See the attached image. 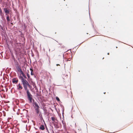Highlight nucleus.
I'll list each match as a JSON object with an SVG mask.
<instances>
[{
    "label": "nucleus",
    "mask_w": 133,
    "mask_h": 133,
    "mask_svg": "<svg viewBox=\"0 0 133 133\" xmlns=\"http://www.w3.org/2000/svg\"><path fill=\"white\" fill-rule=\"evenodd\" d=\"M56 98L57 101H59V98L58 97H56Z\"/></svg>",
    "instance_id": "nucleus-15"
},
{
    "label": "nucleus",
    "mask_w": 133,
    "mask_h": 133,
    "mask_svg": "<svg viewBox=\"0 0 133 133\" xmlns=\"http://www.w3.org/2000/svg\"><path fill=\"white\" fill-rule=\"evenodd\" d=\"M30 69L31 71V75H34V74L32 73L33 71L32 69H31V68H30Z\"/></svg>",
    "instance_id": "nucleus-11"
},
{
    "label": "nucleus",
    "mask_w": 133,
    "mask_h": 133,
    "mask_svg": "<svg viewBox=\"0 0 133 133\" xmlns=\"http://www.w3.org/2000/svg\"><path fill=\"white\" fill-rule=\"evenodd\" d=\"M59 65V64H56L57 66H58V65Z\"/></svg>",
    "instance_id": "nucleus-17"
},
{
    "label": "nucleus",
    "mask_w": 133,
    "mask_h": 133,
    "mask_svg": "<svg viewBox=\"0 0 133 133\" xmlns=\"http://www.w3.org/2000/svg\"><path fill=\"white\" fill-rule=\"evenodd\" d=\"M4 10L6 14H9V11L6 8H4Z\"/></svg>",
    "instance_id": "nucleus-7"
},
{
    "label": "nucleus",
    "mask_w": 133,
    "mask_h": 133,
    "mask_svg": "<svg viewBox=\"0 0 133 133\" xmlns=\"http://www.w3.org/2000/svg\"><path fill=\"white\" fill-rule=\"evenodd\" d=\"M27 75L28 78H30V76L27 73Z\"/></svg>",
    "instance_id": "nucleus-16"
},
{
    "label": "nucleus",
    "mask_w": 133,
    "mask_h": 133,
    "mask_svg": "<svg viewBox=\"0 0 133 133\" xmlns=\"http://www.w3.org/2000/svg\"><path fill=\"white\" fill-rule=\"evenodd\" d=\"M15 78H14L13 79V80L12 81V82L13 83H17L18 81V80H15Z\"/></svg>",
    "instance_id": "nucleus-8"
},
{
    "label": "nucleus",
    "mask_w": 133,
    "mask_h": 133,
    "mask_svg": "<svg viewBox=\"0 0 133 133\" xmlns=\"http://www.w3.org/2000/svg\"><path fill=\"white\" fill-rule=\"evenodd\" d=\"M22 82L23 85L25 90L26 91L29 90L27 89V86H28L29 87H30V85L29 84L28 82L25 79L22 81Z\"/></svg>",
    "instance_id": "nucleus-1"
},
{
    "label": "nucleus",
    "mask_w": 133,
    "mask_h": 133,
    "mask_svg": "<svg viewBox=\"0 0 133 133\" xmlns=\"http://www.w3.org/2000/svg\"><path fill=\"white\" fill-rule=\"evenodd\" d=\"M19 78L21 79V81H22L25 79H24L23 77L21 76H20L19 77Z\"/></svg>",
    "instance_id": "nucleus-9"
},
{
    "label": "nucleus",
    "mask_w": 133,
    "mask_h": 133,
    "mask_svg": "<svg viewBox=\"0 0 133 133\" xmlns=\"http://www.w3.org/2000/svg\"><path fill=\"white\" fill-rule=\"evenodd\" d=\"M105 92L104 93V94H105Z\"/></svg>",
    "instance_id": "nucleus-19"
},
{
    "label": "nucleus",
    "mask_w": 133,
    "mask_h": 133,
    "mask_svg": "<svg viewBox=\"0 0 133 133\" xmlns=\"http://www.w3.org/2000/svg\"><path fill=\"white\" fill-rule=\"evenodd\" d=\"M21 74L22 76L25 78H26V76L24 74L23 72L22 71V70H21L20 72H19Z\"/></svg>",
    "instance_id": "nucleus-5"
},
{
    "label": "nucleus",
    "mask_w": 133,
    "mask_h": 133,
    "mask_svg": "<svg viewBox=\"0 0 133 133\" xmlns=\"http://www.w3.org/2000/svg\"><path fill=\"white\" fill-rule=\"evenodd\" d=\"M51 118L52 121H55V119L54 117H51Z\"/></svg>",
    "instance_id": "nucleus-14"
},
{
    "label": "nucleus",
    "mask_w": 133,
    "mask_h": 133,
    "mask_svg": "<svg viewBox=\"0 0 133 133\" xmlns=\"http://www.w3.org/2000/svg\"><path fill=\"white\" fill-rule=\"evenodd\" d=\"M6 19L8 21H10V19H9V17L8 16H7L6 17Z\"/></svg>",
    "instance_id": "nucleus-13"
},
{
    "label": "nucleus",
    "mask_w": 133,
    "mask_h": 133,
    "mask_svg": "<svg viewBox=\"0 0 133 133\" xmlns=\"http://www.w3.org/2000/svg\"><path fill=\"white\" fill-rule=\"evenodd\" d=\"M17 89L18 90H21L23 89V87L21 85V84L19 83L17 85Z\"/></svg>",
    "instance_id": "nucleus-4"
},
{
    "label": "nucleus",
    "mask_w": 133,
    "mask_h": 133,
    "mask_svg": "<svg viewBox=\"0 0 133 133\" xmlns=\"http://www.w3.org/2000/svg\"><path fill=\"white\" fill-rule=\"evenodd\" d=\"M39 129L42 130H44L45 129L44 125H41L39 127Z\"/></svg>",
    "instance_id": "nucleus-6"
},
{
    "label": "nucleus",
    "mask_w": 133,
    "mask_h": 133,
    "mask_svg": "<svg viewBox=\"0 0 133 133\" xmlns=\"http://www.w3.org/2000/svg\"><path fill=\"white\" fill-rule=\"evenodd\" d=\"M109 53L108 54V55H109Z\"/></svg>",
    "instance_id": "nucleus-18"
},
{
    "label": "nucleus",
    "mask_w": 133,
    "mask_h": 133,
    "mask_svg": "<svg viewBox=\"0 0 133 133\" xmlns=\"http://www.w3.org/2000/svg\"><path fill=\"white\" fill-rule=\"evenodd\" d=\"M35 110L37 114H38L39 112V109H35Z\"/></svg>",
    "instance_id": "nucleus-12"
},
{
    "label": "nucleus",
    "mask_w": 133,
    "mask_h": 133,
    "mask_svg": "<svg viewBox=\"0 0 133 133\" xmlns=\"http://www.w3.org/2000/svg\"><path fill=\"white\" fill-rule=\"evenodd\" d=\"M26 91L28 98L30 102L31 103L32 102V95L31 94L30 92H29V90Z\"/></svg>",
    "instance_id": "nucleus-2"
},
{
    "label": "nucleus",
    "mask_w": 133,
    "mask_h": 133,
    "mask_svg": "<svg viewBox=\"0 0 133 133\" xmlns=\"http://www.w3.org/2000/svg\"><path fill=\"white\" fill-rule=\"evenodd\" d=\"M17 70L19 72H20V71L22 70L21 68L19 67V66L17 67Z\"/></svg>",
    "instance_id": "nucleus-10"
},
{
    "label": "nucleus",
    "mask_w": 133,
    "mask_h": 133,
    "mask_svg": "<svg viewBox=\"0 0 133 133\" xmlns=\"http://www.w3.org/2000/svg\"><path fill=\"white\" fill-rule=\"evenodd\" d=\"M35 109H39V107L36 102H34L33 103Z\"/></svg>",
    "instance_id": "nucleus-3"
}]
</instances>
